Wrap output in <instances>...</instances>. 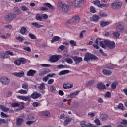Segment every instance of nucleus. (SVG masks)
Returning <instances> with one entry per match:
<instances>
[{"mask_svg": "<svg viewBox=\"0 0 127 127\" xmlns=\"http://www.w3.org/2000/svg\"><path fill=\"white\" fill-rule=\"evenodd\" d=\"M100 46L106 49L107 47L109 48V49H114L115 47H116V44H115V42L111 41L108 40H105L104 41H100L99 42Z\"/></svg>", "mask_w": 127, "mask_h": 127, "instance_id": "f257e3e1", "label": "nucleus"}, {"mask_svg": "<svg viewBox=\"0 0 127 127\" xmlns=\"http://www.w3.org/2000/svg\"><path fill=\"white\" fill-rule=\"evenodd\" d=\"M58 4L60 7H62L63 12H68L69 11V8L73 7V2H69L66 4L65 3H62V2H58Z\"/></svg>", "mask_w": 127, "mask_h": 127, "instance_id": "f03ea898", "label": "nucleus"}, {"mask_svg": "<svg viewBox=\"0 0 127 127\" xmlns=\"http://www.w3.org/2000/svg\"><path fill=\"white\" fill-rule=\"evenodd\" d=\"M98 57L96 56L95 55H93L90 53H86L85 55L84 60V61L88 62L91 60H98Z\"/></svg>", "mask_w": 127, "mask_h": 127, "instance_id": "7ed1b4c3", "label": "nucleus"}, {"mask_svg": "<svg viewBox=\"0 0 127 127\" xmlns=\"http://www.w3.org/2000/svg\"><path fill=\"white\" fill-rule=\"evenodd\" d=\"M80 22V17L79 16H74L72 18L69 20L68 21V24H76V23H79Z\"/></svg>", "mask_w": 127, "mask_h": 127, "instance_id": "20e7f679", "label": "nucleus"}, {"mask_svg": "<svg viewBox=\"0 0 127 127\" xmlns=\"http://www.w3.org/2000/svg\"><path fill=\"white\" fill-rule=\"evenodd\" d=\"M70 57L71 58H72V59H73V60H74L75 64L76 65H79V64H80V63H81V62L83 61V58L81 57H78L77 56H71Z\"/></svg>", "mask_w": 127, "mask_h": 127, "instance_id": "39448f33", "label": "nucleus"}, {"mask_svg": "<svg viewBox=\"0 0 127 127\" xmlns=\"http://www.w3.org/2000/svg\"><path fill=\"white\" fill-rule=\"evenodd\" d=\"M22 64H25L26 63V59L24 58H21L19 60L15 61L14 64L17 66H20Z\"/></svg>", "mask_w": 127, "mask_h": 127, "instance_id": "423d86ee", "label": "nucleus"}, {"mask_svg": "<svg viewBox=\"0 0 127 127\" xmlns=\"http://www.w3.org/2000/svg\"><path fill=\"white\" fill-rule=\"evenodd\" d=\"M0 81L2 85L6 86L10 83V79H8L7 77H3L0 78Z\"/></svg>", "mask_w": 127, "mask_h": 127, "instance_id": "0eeeda50", "label": "nucleus"}, {"mask_svg": "<svg viewBox=\"0 0 127 127\" xmlns=\"http://www.w3.org/2000/svg\"><path fill=\"white\" fill-rule=\"evenodd\" d=\"M15 18H16V14H9L5 16V19L7 21H12Z\"/></svg>", "mask_w": 127, "mask_h": 127, "instance_id": "6e6552de", "label": "nucleus"}, {"mask_svg": "<svg viewBox=\"0 0 127 127\" xmlns=\"http://www.w3.org/2000/svg\"><path fill=\"white\" fill-rule=\"evenodd\" d=\"M60 58H61V56L60 55H52L50 58V62H57Z\"/></svg>", "mask_w": 127, "mask_h": 127, "instance_id": "1a4fd4ad", "label": "nucleus"}, {"mask_svg": "<svg viewBox=\"0 0 127 127\" xmlns=\"http://www.w3.org/2000/svg\"><path fill=\"white\" fill-rule=\"evenodd\" d=\"M80 126L82 127H94L93 124L86 121H82L80 123Z\"/></svg>", "mask_w": 127, "mask_h": 127, "instance_id": "9d476101", "label": "nucleus"}, {"mask_svg": "<svg viewBox=\"0 0 127 127\" xmlns=\"http://www.w3.org/2000/svg\"><path fill=\"white\" fill-rule=\"evenodd\" d=\"M122 6L120 2H115L111 4V8L113 9H119Z\"/></svg>", "mask_w": 127, "mask_h": 127, "instance_id": "9b49d317", "label": "nucleus"}, {"mask_svg": "<svg viewBox=\"0 0 127 127\" xmlns=\"http://www.w3.org/2000/svg\"><path fill=\"white\" fill-rule=\"evenodd\" d=\"M84 0H75L73 3H72V7L74 6V7H78L80 6L83 2H84Z\"/></svg>", "mask_w": 127, "mask_h": 127, "instance_id": "f8f14e48", "label": "nucleus"}, {"mask_svg": "<svg viewBox=\"0 0 127 127\" xmlns=\"http://www.w3.org/2000/svg\"><path fill=\"white\" fill-rule=\"evenodd\" d=\"M41 97V94L38 93L37 92H34L31 95L30 97L32 99H34V100H36V99H38V98H40Z\"/></svg>", "mask_w": 127, "mask_h": 127, "instance_id": "ddd939ff", "label": "nucleus"}, {"mask_svg": "<svg viewBox=\"0 0 127 127\" xmlns=\"http://www.w3.org/2000/svg\"><path fill=\"white\" fill-rule=\"evenodd\" d=\"M90 21H94V22H98L100 20V16L98 15H93L90 18Z\"/></svg>", "mask_w": 127, "mask_h": 127, "instance_id": "4468645a", "label": "nucleus"}, {"mask_svg": "<svg viewBox=\"0 0 127 127\" xmlns=\"http://www.w3.org/2000/svg\"><path fill=\"white\" fill-rule=\"evenodd\" d=\"M18 99H19V100H22L23 101H31V97H30V96H19L17 97Z\"/></svg>", "mask_w": 127, "mask_h": 127, "instance_id": "2eb2a0df", "label": "nucleus"}, {"mask_svg": "<svg viewBox=\"0 0 127 127\" xmlns=\"http://www.w3.org/2000/svg\"><path fill=\"white\" fill-rule=\"evenodd\" d=\"M79 93H80L79 91H76L73 93H70L68 95V98H71V99L76 98V96H78Z\"/></svg>", "mask_w": 127, "mask_h": 127, "instance_id": "dca6fc26", "label": "nucleus"}, {"mask_svg": "<svg viewBox=\"0 0 127 127\" xmlns=\"http://www.w3.org/2000/svg\"><path fill=\"white\" fill-rule=\"evenodd\" d=\"M14 76L16 77H18L19 78H21L22 77H24V72L22 71L21 72H14L13 73Z\"/></svg>", "mask_w": 127, "mask_h": 127, "instance_id": "f3484780", "label": "nucleus"}, {"mask_svg": "<svg viewBox=\"0 0 127 127\" xmlns=\"http://www.w3.org/2000/svg\"><path fill=\"white\" fill-rule=\"evenodd\" d=\"M43 5L44 6H45V7H48L49 9H51V10H55V8L54 7V6H52L49 3H44Z\"/></svg>", "mask_w": 127, "mask_h": 127, "instance_id": "a211bd4d", "label": "nucleus"}, {"mask_svg": "<svg viewBox=\"0 0 127 127\" xmlns=\"http://www.w3.org/2000/svg\"><path fill=\"white\" fill-rule=\"evenodd\" d=\"M35 74H36V71L30 69L27 73V76L28 77H33Z\"/></svg>", "mask_w": 127, "mask_h": 127, "instance_id": "6ab92c4d", "label": "nucleus"}, {"mask_svg": "<svg viewBox=\"0 0 127 127\" xmlns=\"http://www.w3.org/2000/svg\"><path fill=\"white\" fill-rule=\"evenodd\" d=\"M24 122V119L21 118H17L16 119V125L17 126H21L23 122Z\"/></svg>", "mask_w": 127, "mask_h": 127, "instance_id": "aec40b11", "label": "nucleus"}, {"mask_svg": "<svg viewBox=\"0 0 127 127\" xmlns=\"http://www.w3.org/2000/svg\"><path fill=\"white\" fill-rule=\"evenodd\" d=\"M50 69H46L44 71H41L39 73V76H44V75H46V74H48V73H50Z\"/></svg>", "mask_w": 127, "mask_h": 127, "instance_id": "412c9836", "label": "nucleus"}, {"mask_svg": "<svg viewBox=\"0 0 127 127\" xmlns=\"http://www.w3.org/2000/svg\"><path fill=\"white\" fill-rule=\"evenodd\" d=\"M100 120L102 121H107L109 116L107 114H100Z\"/></svg>", "mask_w": 127, "mask_h": 127, "instance_id": "4be33fe9", "label": "nucleus"}, {"mask_svg": "<svg viewBox=\"0 0 127 127\" xmlns=\"http://www.w3.org/2000/svg\"><path fill=\"white\" fill-rule=\"evenodd\" d=\"M42 116L43 118H47V117H50V113L48 111H43L42 112Z\"/></svg>", "mask_w": 127, "mask_h": 127, "instance_id": "5701e85b", "label": "nucleus"}, {"mask_svg": "<svg viewBox=\"0 0 127 127\" xmlns=\"http://www.w3.org/2000/svg\"><path fill=\"white\" fill-rule=\"evenodd\" d=\"M102 72L104 75H105V76H110V75H112V71L107 69H103L102 70Z\"/></svg>", "mask_w": 127, "mask_h": 127, "instance_id": "b1692460", "label": "nucleus"}, {"mask_svg": "<svg viewBox=\"0 0 127 127\" xmlns=\"http://www.w3.org/2000/svg\"><path fill=\"white\" fill-rule=\"evenodd\" d=\"M97 87L99 90H104L106 89V86L104 84L100 83L97 85Z\"/></svg>", "mask_w": 127, "mask_h": 127, "instance_id": "393cba45", "label": "nucleus"}, {"mask_svg": "<svg viewBox=\"0 0 127 127\" xmlns=\"http://www.w3.org/2000/svg\"><path fill=\"white\" fill-rule=\"evenodd\" d=\"M69 73H70V70H62L59 72V75L63 76V75H65V74H68Z\"/></svg>", "mask_w": 127, "mask_h": 127, "instance_id": "a878e982", "label": "nucleus"}, {"mask_svg": "<svg viewBox=\"0 0 127 127\" xmlns=\"http://www.w3.org/2000/svg\"><path fill=\"white\" fill-rule=\"evenodd\" d=\"M31 25L34 26V27H36V28H40V27H43V26L42 25H39L37 22H32Z\"/></svg>", "mask_w": 127, "mask_h": 127, "instance_id": "bb28decb", "label": "nucleus"}, {"mask_svg": "<svg viewBox=\"0 0 127 127\" xmlns=\"http://www.w3.org/2000/svg\"><path fill=\"white\" fill-rule=\"evenodd\" d=\"M105 68L110 70H113V69H115V65L113 64H106Z\"/></svg>", "mask_w": 127, "mask_h": 127, "instance_id": "cd10ccee", "label": "nucleus"}, {"mask_svg": "<svg viewBox=\"0 0 127 127\" xmlns=\"http://www.w3.org/2000/svg\"><path fill=\"white\" fill-rule=\"evenodd\" d=\"M0 109H1L3 112H8V111H9V108H7L2 105H0Z\"/></svg>", "mask_w": 127, "mask_h": 127, "instance_id": "c85d7f7f", "label": "nucleus"}, {"mask_svg": "<svg viewBox=\"0 0 127 127\" xmlns=\"http://www.w3.org/2000/svg\"><path fill=\"white\" fill-rule=\"evenodd\" d=\"M116 29L118 32L123 31V30H124V26H123V25L119 24L117 26Z\"/></svg>", "mask_w": 127, "mask_h": 127, "instance_id": "c756f323", "label": "nucleus"}, {"mask_svg": "<svg viewBox=\"0 0 127 127\" xmlns=\"http://www.w3.org/2000/svg\"><path fill=\"white\" fill-rule=\"evenodd\" d=\"M60 39V37L55 36L53 37L52 40L51 41L52 43H53L54 42H56V41H59V40Z\"/></svg>", "mask_w": 127, "mask_h": 127, "instance_id": "7c9ffc66", "label": "nucleus"}, {"mask_svg": "<svg viewBox=\"0 0 127 127\" xmlns=\"http://www.w3.org/2000/svg\"><path fill=\"white\" fill-rule=\"evenodd\" d=\"M21 10L22 11H27V12H29V9L27 8L25 5H22L20 7Z\"/></svg>", "mask_w": 127, "mask_h": 127, "instance_id": "2f4dec72", "label": "nucleus"}, {"mask_svg": "<svg viewBox=\"0 0 127 127\" xmlns=\"http://www.w3.org/2000/svg\"><path fill=\"white\" fill-rule=\"evenodd\" d=\"M8 57V55L6 53H0V58H7Z\"/></svg>", "mask_w": 127, "mask_h": 127, "instance_id": "473e14b6", "label": "nucleus"}, {"mask_svg": "<svg viewBox=\"0 0 127 127\" xmlns=\"http://www.w3.org/2000/svg\"><path fill=\"white\" fill-rule=\"evenodd\" d=\"M109 24H110V22L103 21L100 23V26H101V27H105V26H107V25H109Z\"/></svg>", "mask_w": 127, "mask_h": 127, "instance_id": "72a5a7b5", "label": "nucleus"}, {"mask_svg": "<svg viewBox=\"0 0 127 127\" xmlns=\"http://www.w3.org/2000/svg\"><path fill=\"white\" fill-rule=\"evenodd\" d=\"M14 11L18 15H19L20 13H21V11L19 9V8L17 7H15L14 8Z\"/></svg>", "mask_w": 127, "mask_h": 127, "instance_id": "f704fd0d", "label": "nucleus"}, {"mask_svg": "<svg viewBox=\"0 0 127 127\" xmlns=\"http://www.w3.org/2000/svg\"><path fill=\"white\" fill-rule=\"evenodd\" d=\"M20 32L21 34H22V35H24V34H25L26 32V28H25V27H22L20 30Z\"/></svg>", "mask_w": 127, "mask_h": 127, "instance_id": "c9c22d12", "label": "nucleus"}, {"mask_svg": "<svg viewBox=\"0 0 127 127\" xmlns=\"http://www.w3.org/2000/svg\"><path fill=\"white\" fill-rule=\"evenodd\" d=\"M38 89H39V90L40 91H42V90H44V89H45V84L44 83H42L40 86H39L38 87Z\"/></svg>", "mask_w": 127, "mask_h": 127, "instance_id": "e433bc0d", "label": "nucleus"}, {"mask_svg": "<svg viewBox=\"0 0 127 127\" xmlns=\"http://www.w3.org/2000/svg\"><path fill=\"white\" fill-rule=\"evenodd\" d=\"M65 61L67 62V63H68V64H73V63H74L73 60L70 58L65 59Z\"/></svg>", "mask_w": 127, "mask_h": 127, "instance_id": "4c0bfd02", "label": "nucleus"}, {"mask_svg": "<svg viewBox=\"0 0 127 127\" xmlns=\"http://www.w3.org/2000/svg\"><path fill=\"white\" fill-rule=\"evenodd\" d=\"M36 19L39 21H42V16L40 14H38L36 16Z\"/></svg>", "mask_w": 127, "mask_h": 127, "instance_id": "58836bf2", "label": "nucleus"}, {"mask_svg": "<svg viewBox=\"0 0 127 127\" xmlns=\"http://www.w3.org/2000/svg\"><path fill=\"white\" fill-rule=\"evenodd\" d=\"M71 121H72V119L71 118H68L67 119H66L64 122V126H67L68 124H69V123H70V122H71Z\"/></svg>", "mask_w": 127, "mask_h": 127, "instance_id": "ea45409f", "label": "nucleus"}, {"mask_svg": "<svg viewBox=\"0 0 127 127\" xmlns=\"http://www.w3.org/2000/svg\"><path fill=\"white\" fill-rule=\"evenodd\" d=\"M22 88L27 91L28 90V84L27 83H23L22 84Z\"/></svg>", "mask_w": 127, "mask_h": 127, "instance_id": "a19ab883", "label": "nucleus"}, {"mask_svg": "<svg viewBox=\"0 0 127 127\" xmlns=\"http://www.w3.org/2000/svg\"><path fill=\"white\" fill-rule=\"evenodd\" d=\"M63 88L64 89H71V88H73V86L72 85H71L70 86H68L67 85L66 83H64L63 85Z\"/></svg>", "mask_w": 127, "mask_h": 127, "instance_id": "79ce46f5", "label": "nucleus"}, {"mask_svg": "<svg viewBox=\"0 0 127 127\" xmlns=\"http://www.w3.org/2000/svg\"><path fill=\"white\" fill-rule=\"evenodd\" d=\"M18 93L19 94H27V90H24V89H21V90H19L18 91Z\"/></svg>", "mask_w": 127, "mask_h": 127, "instance_id": "37998d69", "label": "nucleus"}, {"mask_svg": "<svg viewBox=\"0 0 127 127\" xmlns=\"http://www.w3.org/2000/svg\"><path fill=\"white\" fill-rule=\"evenodd\" d=\"M94 4H95V5H96V6H98V7H101V4L100 3V1L99 0L94 1Z\"/></svg>", "mask_w": 127, "mask_h": 127, "instance_id": "c03bdc74", "label": "nucleus"}, {"mask_svg": "<svg viewBox=\"0 0 127 127\" xmlns=\"http://www.w3.org/2000/svg\"><path fill=\"white\" fill-rule=\"evenodd\" d=\"M59 69H62L63 68H69L68 65H63V64H60L58 65Z\"/></svg>", "mask_w": 127, "mask_h": 127, "instance_id": "a18cd8bd", "label": "nucleus"}, {"mask_svg": "<svg viewBox=\"0 0 127 127\" xmlns=\"http://www.w3.org/2000/svg\"><path fill=\"white\" fill-rule=\"evenodd\" d=\"M28 35L31 39H36V36H35V35H34V34H31V33H29Z\"/></svg>", "mask_w": 127, "mask_h": 127, "instance_id": "49530a36", "label": "nucleus"}, {"mask_svg": "<svg viewBox=\"0 0 127 127\" xmlns=\"http://www.w3.org/2000/svg\"><path fill=\"white\" fill-rule=\"evenodd\" d=\"M113 34L114 37H116V38H119V37H120V34L118 32H114Z\"/></svg>", "mask_w": 127, "mask_h": 127, "instance_id": "de8ad7c7", "label": "nucleus"}, {"mask_svg": "<svg viewBox=\"0 0 127 127\" xmlns=\"http://www.w3.org/2000/svg\"><path fill=\"white\" fill-rule=\"evenodd\" d=\"M39 9L41 11H47L48 10V8L44 7H40Z\"/></svg>", "mask_w": 127, "mask_h": 127, "instance_id": "09e8293b", "label": "nucleus"}, {"mask_svg": "<svg viewBox=\"0 0 127 127\" xmlns=\"http://www.w3.org/2000/svg\"><path fill=\"white\" fill-rule=\"evenodd\" d=\"M86 32V30H82L79 34V38H83L84 37V33Z\"/></svg>", "mask_w": 127, "mask_h": 127, "instance_id": "8fccbe9b", "label": "nucleus"}, {"mask_svg": "<svg viewBox=\"0 0 127 127\" xmlns=\"http://www.w3.org/2000/svg\"><path fill=\"white\" fill-rule=\"evenodd\" d=\"M70 44L71 45H73V46H77V43H76V42L75 41L71 40L69 41Z\"/></svg>", "mask_w": 127, "mask_h": 127, "instance_id": "3c124183", "label": "nucleus"}, {"mask_svg": "<svg viewBox=\"0 0 127 127\" xmlns=\"http://www.w3.org/2000/svg\"><path fill=\"white\" fill-rule=\"evenodd\" d=\"M20 104L16 103H13L12 104V107L13 108H17V107H20Z\"/></svg>", "mask_w": 127, "mask_h": 127, "instance_id": "603ef678", "label": "nucleus"}, {"mask_svg": "<svg viewBox=\"0 0 127 127\" xmlns=\"http://www.w3.org/2000/svg\"><path fill=\"white\" fill-rule=\"evenodd\" d=\"M33 119H34V116H33V115H28L27 117V120H33Z\"/></svg>", "mask_w": 127, "mask_h": 127, "instance_id": "864d4df0", "label": "nucleus"}, {"mask_svg": "<svg viewBox=\"0 0 127 127\" xmlns=\"http://www.w3.org/2000/svg\"><path fill=\"white\" fill-rule=\"evenodd\" d=\"M90 12L92 13H95L96 12H97V11H96V9H95V8L93 6H91L90 7Z\"/></svg>", "mask_w": 127, "mask_h": 127, "instance_id": "5fc2aeb1", "label": "nucleus"}, {"mask_svg": "<svg viewBox=\"0 0 127 127\" xmlns=\"http://www.w3.org/2000/svg\"><path fill=\"white\" fill-rule=\"evenodd\" d=\"M118 108L119 109V110H124V105H123V104L120 103L118 105Z\"/></svg>", "mask_w": 127, "mask_h": 127, "instance_id": "6e6d98bb", "label": "nucleus"}, {"mask_svg": "<svg viewBox=\"0 0 127 127\" xmlns=\"http://www.w3.org/2000/svg\"><path fill=\"white\" fill-rule=\"evenodd\" d=\"M1 118H8V115L4 113L3 112H1Z\"/></svg>", "mask_w": 127, "mask_h": 127, "instance_id": "4d7b16f0", "label": "nucleus"}, {"mask_svg": "<svg viewBox=\"0 0 127 127\" xmlns=\"http://www.w3.org/2000/svg\"><path fill=\"white\" fill-rule=\"evenodd\" d=\"M16 39L17 40H18L19 41H20V42H22V41H23V40H24V39H23L21 37H16Z\"/></svg>", "mask_w": 127, "mask_h": 127, "instance_id": "13d9d810", "label": "nucleus"}, {"mask_svg": "<svg viewBox=\"0 0 127 127\" xmlns=\"http://www.w3.org/2000/svg\"><path fill=\"white\" fill-rule=\"evenodd\" d=\"M97 102L99 104H102L104 103V100H103L102 98L99 97L97 99Z\"/></svg>", "mask_w": 127, "mask_h": 127, "instance_id": "bf43d9fd", "label": "nucleus"}, {"mask_svg": "<svg viewBox=\"0 0 127 127\" xmlns=\"http://www.w3.org/2000/svg\"><path fill=\"white\" fill-rule=\"evenodd\" d=\"M94 122L97 126H101V122H100V120H99L98 119H95Z\"/></svg>", "mask_w": 127, "mask_h": 127, "instance_id": "052dcab7", "label": "nucleus"}, {"mask_svg": "<svg viewBox=\"0 0 127 127\" xmlns=\"http://www.w3.org/2000/svg\"><path fill=\"white\" fill-rule=\"evenodd\" d=\"M50 91L52 93H54L56 91V88L54 86H52L50 88Z\"/></svg>", "mask_w": 127, "mask_h": 127, "instance_id": "680f3d73", "label": "nucleus"}, {"mask_svg": "<svg viewBox=\"0 0 127 127\" xmlns=\"http://www.w3.org/2000/svg\"><path fill=\"white\" fill-rule=\"evenodd\" d=\"M93 84H95V80H91V81H89L87 83V86H91V85H93Z\"/></svg>", "mask_w": 127, "mask_h": 127, "instance_id": "e2e57ef3", "label": "nucleus"}, {"mask_svg": "<svg viewBox=\"0 0 127 127\" xmlns=\"http://www.w3.org/2000/svg\"><path fill=\"white\" fill-rule=\"evenodd\" d=\"M99 51L100 52L102 55H103V56H107L108 55V54L104 53V51H103V50L102 49H99Z\"/></svg>", "mask_w": 127, "mask_h": 127, "instance_id": "0e129e2a", "label": "nucleus"}, {"mask_svg": "<svg viewBox=\"0 0 127 127\" xmlns=\"http://www.w3.org/2000/svg\"><path fill=\"white\" fill-rule=\"evenodd\" d=\"M122 125H124L125 126H127V120L126 119H123L121 122Z\"/></svg>", "mask_w": 127, "mask_h": 127, "instance_id": "69168bd1", "label": "nucleus"}, {"mask_svg": "<svg viewBox=\"0 0 127 127\" xmlns=\"http://www.w3.org/2000/svg\"><path fill=\"white\" fill-rule=\"evenodd\" d=\"M59 48L61 49V50H65L66 47L64 45H61L59 47Z\"/></svg>", "mask_w": 127, "mask_h": 127, "instance_id": "338daca9", "label": "nucleus"}, {"mask_svg": "<svg viewBox=\"0 0 127 127\" xmlns=\"http://www.w3.org/2000/svg\"><path fill=\"white\" fill-rule=\"evenodd\" d=\"M106 98H111V93L110 92H107L105 94Z\"/></svg>", "mask_w": 127, "mask_h": 127, "instance_id": "774afa93", "label": "nucleus"}]
</instances>
